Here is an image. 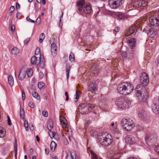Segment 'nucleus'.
Masks as SVG:
<instances>
[{
  "mask_svg": "<svg viewBox=\"0 0 159 159\" xmlns=\"http://www.w3.org/2000/svg\"><path fill=\"white\" fill-rule=\"evenodd\" d=\"M30 40V38H28L26 39L25 41V43L26 44H27L29 41Z\"/></svg>",
  "mask_w": 159,
  "mask_h": 159,
  "instance_id": "nucleus-63",
  "label": "nucleus"
},
{
  "mask_svg": "<svg viewBox=\"0 0 159 159\" xmlns=\"http://www.w3.org/2000/svg\"><path fill=\"white\" fill-rule=\"evenodd\" d=\"M144 30L148 35L151 38L155 37L157 33V31L156 29L150 28L149 26L146 27Z\"/></svg>",
  "mask_w": 159,
  "mask_h": 159,
  "instance_id": "nucleus-8",
  "label": "nucleus"
},
{
  "mask_svg": "<svg viewBox=\"0 0 159 159\" xmlns=\"http://www.w3.org/2000/svg\"><path fill=\"white\" fill-rule=\"evenodd\" d=\"M122 3V0H109L108 4L112 9H116Z\"/></svg>",
  "mask_w": 159,
  "mask_h": 159,
  "instance_id": "nucleus-9",
  "label": "nucleus"
},
{
  "mask_svg": "<svg viewBox=\"0 0 159 159\" xmlns=\"http://www.w3.org/2000/svg\"><path fill=\"white\" fill-rule=\"evenodd\" d=\"M45 84L43 82H39L38 84V87L39 89H41L43 88Z\"/></svg>",
  "mask_w": 159,
  "mask_h": 159,
  "instance_id": "nucleus-46",
  "label": "nucleus"
},
{
  "mask_svg": "<svg viewBox=\"0 0 159 159\" xmlns=\"http://www.w3.org/2000/svg\"><path fill=\"white\" fill-rule=\"evenodd\" d=\"M80 92L78 91H76V97L75 98V102H76L78 101V99L79 98V97L80 95Z\"/></svg>",
  "mask_w": 159,
  "mask_h": 159,
  "instance_id": "nucleus-48",
  "label": "nucleus"
},
{
  "mask_svg": "<svg viewBox=\"0 0 159 159\" xmlns=\"http://www.w3.org/2000/svg\"><path fill=\"white\" fill-rule=\"evenodd\" d=\"M29 105L31 108H33L34 106V104L32 102H30L29 103Z\"/></svg>",
  "mask_w": 159,
  "mask_h": 159,
  "instance_id": "nucleus-56",
  "label": "nucleus"
},
{
  "mask_svg": "<svg viewBox=\"0 0 159 159\" xmlns=\"http://www.w3.org/2000/svg\"><path fill=\"white\" fill-rule=\"evenodd\" d=\"M24 126L26 130L27 131L28 130V124L27 121H25L24 122Z\"/></svg>",
  "mask_w": 159,
  "mask_h": 159,
  "instance_id": "nucleus-50",
  "label": "nucleus"
},
{
  "mask_svg": "<svg viewBox=\"0 0 159 159\" xmlns=\"http://www.w3.org/2000/svg\"><path fill=\"white\" fill-rule=\"evenodd\" d=\"M26 19L28 21H29L31 22L34 23L35 22L34 21L31 19L29 16H28L27 17Z\"/></svg>",
  "mask_w": 159,
  "mask_h": 159,
  "instance_id": "nucleus-52",
  "label": "nucleus"
},
{
  "mask_svg": "<svg viewBox=\"0 0 159 159\" xmlns=\"http://www.w3.org/2000/svg\"><path fill=\"white\" fill-rule=\"evenodd\" d=\"M117 16L119 19H121L123 18H125V16L122 13H118L117 14Z\"/></svg>",
  "mask_w": 159,
  "mask_h": 159,
  "instance_id": "nucleus-43",
  "label": "nucleus"
},
{
  "mask_svg": "<svg viewBox=\"0 0 159 159\" xmlns=\"http://www.w3.org/2000/svg\"><path fill=\"white\" fill-rule=\"evenodd\" d=\"M98 139L99 143L102 145L108 146L113 142L111 136L107 132L102 134L99 136Z\"/></svg>",
  "mask_w": 159,
  "mask_h": 159,
  "instance_id": "nucleus-3",
  "label": "nucleus"
},
{
  "mask_svg": "<svg viewBox=\"0 0 159 159\" xmlns=\"http://www.w3.org/2000/svg\"><path fill=\"white\" fill-rule=\"evenodd\" d=\"M121 123L123 129L127 131L131 130L135 126L133 120L130 118H123Z\"/></svg>",
  "mask_w": 159,
  "mask_h": 159,
  "instance_id": "nucleus-5",
  "label": "nucleus"
},
{
  "mask_svg": "<svg viewBox=\"0 0 159 159\" xmlns=\"http://www.w3.org/2000/svg\"><path fill=\"white\" fill-rule=\"evenodd\" d=\"M33 96L38 100L40 99V97L39 94L37 92L34 91L32 92Z\"/></svg>",
  "mask_w": 159,
  "mask_h": 159,
  "instance_id": "nucleus-32",
  "label": "nucleus"
},
{
  "mask_svg": "<svg viewBox=\"0 0 159 159\" xmlns=\"http://www.w3.org/2000/svg\"><path fill=\"white\" fill-rule=\"evenodd\" d=\"M97 134V131L94 129H92L90 131V134L93 137L96 136Z\"/></svg>",
  "mask_w": 159,
  "mask_h": 159,
  "instance_id": "nucleus-42",
  "label": "nucleus"
},
{
  "mask_svg": "<svg viewBox=\"0 0 159 159\" xmlns=\"http://www.w3.org/2000/svg\"><path fill=\"white\" fill-rule=\"evenodd\" d=\"M76 156V152L74 151H72L69 154H68L67 156V159H75Z\"/></svg>",
  "mask_w": 159,
  "mask_h": 159,
  "instance_id": "nucleus-23",
  "label": "nucleus"
},
{
  "mask_svg": "<svg viewBox=\"0 0 159 159\" xmlns=\"http://www.w3.org/2000/svg\"><path fill=\"white\" fill-rule=\"evenodd\" d=\"M6 131L5 129L2 127H0V138H3L5 136Z\"/></svg>",
  "mask_w": 159,
  "mask_h": 159,
  "instance_id": "nucleus-28",
  "label": "nucleus"
},
{
  "mask_svg": "<svg viewBox=\"0 0 159 159\" xmlns=\"http://www.w3.org/2000/svg\"><path fill=\"white\" fill-rule=\"evenodd\" d=\"M21 16V14L20 13L17 12L16 15V17L18 18V17H20Z\"/></svg>",
  "mask_w": 159,
  "mask_h": 159,
  "instance_id": "nucleus-64",
  "label": "nucleus"
},
{
  "mask_svg": "<svg viewBox=\"0 0 159 159\" xmlns=\"http://www.w3.org/2000/svg\"><path fill=\"white\" fill-rule=\"evenodd\" d=\"M45 153L46 154H48L49 153V150L48 148H45Z\"/></svg>",
  "mask_w": 159,
  "mask_h": 159,
  "instance_id": "nucleus-60",
  "label": "nucleus"
},
{
  "mask_svg": "<svg viewBox=\"0 0 159 159\" xmlns=\"http://www.w3.org/2000/svg\"><path fill=\"white\" fill-rule=\"evenodd\" d=\"M70 69V66L69 65H67L66 67V76L67 78L68 79L69 77V71Z\"/></svg>",
  "mask_w": 159,
  "mask_h": 159,
  "instance_id": "nucleus-35",
  "label": "nucleus"
},
{
  "mask_svg": "<svg viewBox=\"0 0 159 159\" xmlns=\"http://www.w3.org/2000/svg\"><path fill=\"white\" fill-rule=\"evenodd\" d=\"M147 4V2L144 0H132L128 4V7L129 8L132 7H145Z\"/></svg>",
  "mask_w": 159,
  "mask_h": 159,
  "instance_id": "nucleus-6",
  "label": "nucleus"
},
{
  "mask_svg": "<svg viewBox=\"0 0 159 159\" xmlns=\"http://www.w3.org/2000/svg\"><path fill=\"white\" fill-rule=\"evenodd\" d=\"M22 89V99L23 100H24L25 98V92L24 91V89Z\"/></svg>",
  "mask_w": 159,
  "mask_h": 159,
  "instance_id": "nucleus-49",
  "label": "nucleus"
},
{
  "mask_svg": "<svg viewBox=\"0 0 159 159\" xmlns=\"http://www.w3.org/2000/svg\"><path fill=\"white\" fill-rule=\"evenodd\" d=\"M84 3V0H79L77 2V7L79 11H81L82 10L83 6Z\"/></svg>",
  "mask_w": 159,
  "mask_h": 159,
  "instance_id": "nucleus-20",
  "label": "nucleus"
},
{
  "mask_svg": "<svg viewBox=\"0 0 159 159\" xmlns=\"http://www.w3.org/2000/svg\"><path fill=\"white\" fill-rule=\"evenodd\" d=\"M114 125V123H112L111 124V126L113 127L111 128V129L114 132L117 133L118 131L117 126L116 125H115L113 127Z\"/></svg>",
  "mask_w": 159,
  "mask_h": 159,
  "instance_id": "nucleus-37",
  "label": "nucleus"
},
{
  "mask_svg": "<svg viewBox=\"0 0 159 159\" xmlns=\"http://www.w3.org/2000/svg\"><path fill=\"white\" fill-rule=\"evenodd\" d=\"M8 124L9 125H11V121L10 119L8 116Z\"/></svg>",
  "mask_w": 159,
  "mask_h": 159,
  "instance_id": "nucleus-58",
  "label": "nucleus"
},
{
  "mask_svg": "<svg viewBox=\"0 0 159 159\" xmlns=\"http://www.w3.org/2000/svg\"><path fill=\"white\" fill-rule=\"evenodd\" d=\"M136 41L135 39L134 38H131L128 40L127 43L129 48L132 49L136 46Z\"/></svg>",
  "mask_w": 159,
  "mask_h": 159,
  "instance_id": "nucleus-15",
  "label": "nucleus"
},
{
  "mask_svg": "<svg viewBox=\"0 0 159 159\" xmlns=\"http://www.w3.org/2000/svg\"><path fill=\"white\" fill-rule=\"evenodd\" d=\"M56 146L57 144L55 142L53 141L51 142L50 144V147L52 151H54L55 150Z\"/></svg>",
  "mask_w": 159,
  "mask_h": 159,
  "instance_id": "nucleus-29",
  "label": "nucleus"
},
{
  "mask_svg": "<svg viewBox=\"0 0 159 159\" xmlns=\"http://www.w3.org/2000/svg\"><path fill=\"white\" fill-rule=\"evenodd\" d=\"M84 12L86 14H89L91 11V8L89 3L86 4L83 8Z\"/></svg>",
  "mask_w": 159,
  "mask_h": 159,
  "instance_id": "nucleus-16",
  "label": "nucleus"
},
{
  "mask_svg": "<svg viewBox=\"0 0 159 159\" xmlns=\"http://www.w3.org/2000/svg\"><path fill=\"white\" fill-rule=\"evenodd\" d=\"M29 128L31 130H33L34 129V126L32 124H29Z\"/></svg>",
  "mask_w": 159,
  "mask_h": 159,
  "instance_id": "nucleus-55",
  "label": "nucleus"
},
{
  "mask_svg": "<svg viewBox=\"0 0 159 159\" xmlns=\"http://www.w3.org/2000/svg\"><path fill=\"white\" fill-rule=\"evenodd\" d=\"M89 152L91 154L92 159H98L97 156L93 151L90 150L89 151Z\"/></svg>",
  "mask_w": 159,
  "mask_h": 159,
  "instance_id": "nucleus-31",
  "label": "nucleus"
},
{
  "mask_svg": "<svg viewBox=\"0 0 159 159\" xmlns=\"http://www.w3.org/2000/svg\"><path fill=\"white\" fill-rule=\"evenodd\" d=\"M65 131L66 132L65 133L67 135H68V138L70 141H71V139L72 138V131L71 129H66Z\"/></svg>",
  "mask_w": 159,
  "mask_h": 159,
  "instance_id": "nucleus-26",
  "label": "nucleus"
},
{
  "mask_svg": "<svg viewBox=\"0 0 159 159\" xmlns=\"http://www.w3.org/2000/svg\"><path fill=\"white\" fill-rule=\"evenodd\" d=\"M115 103L118 107L122 109L128 108L130 104L129 101L126 98L122 97L117 98L115 100Z\"/></svg>",
  "mask_w": 159,
  "mask_h": 159,
  "instance_id": "nucleus-4",
  "label": "nucleus"
},
{
  "mask_svg": "<svg viewBox=\"0 0 159 159\" xmlns=\"http://www.w3.org/2000/svg\"><path fill=\"white\" fill-rule=\"evenodd\" d=\"M60 120L62 128L64 129L67 126V121L65 118L62 116H60Z\"/></svg>",
  "mask_w": 159,
  "mask_h": 159,
  "instance_id": "nucleus-18",
  "label": "nucleus"
},
{
  "mask_svg": "<svg viewBox=\"0 0 159 159\" xmlns=\"http://www.w3.org/2000/svg\"><path fill=\"white\" fill-rule=\"evenodd\" d=\"M15 29V26L13 25H12L11 27V30L12 31H14Z\"/></svg>",
  "mask_w": 159,
  "mask_h": 159,
  "instance_id": "nucleus-61",
  "label": "nucleus"
},
{
  "mask_svg": "<svg viewBox=\"0 0 159 159\" xmlns=\"http://www.w3.org/2000/svg\"><path fill=\"white\" fill-rule=\"evenodd\" d=\"M152 136H147L145 140L146 143L148 144L149 146H151L152 144H151L150 142H151L152 143L154 142H155V140L154 139H152Z\"/></svg>",
  "mask_w": 159,
  "mask_h": 159,
  "instance_id": "nucleus-25",
  "label": "nucleus"
},
{
  "mask_svg": "<svg viewBox=\"0 0 159 159\" xmlns=\"http://www.w3.org/2000/svg\"><path fill=\"white\" fill-rule=\"evenodd\" d=\"M41 22V19L40 17H38L36 20V23L39 25L40 24Z\"/></svg>",
  "mask_w": 159,
  "mask_h": 159,
  "instance_id": "nucleus-54",
  "label": "nucleus"
},
{
  "mask_svg": "<svg viewBox=\"0 0 159 159\" xmlns=\"http://www.w3.org/2000/svg\"><path fill=\"white\" fill-rule=\"evenodd\" d=\"M27 70L25 68H22L20 71L18 75V79L21 80H22L26 76Z\"/></svg>",
  "mask_w": 159,
  "mask_h": 159,
  "instance_id": "nucleus-12",
  "label": "nucleus"
},
{
  "mask_svg": "<svg viewBox=\"0 0 159 159\" xmlns=\"http://www.w3.org/2000/svg\"><path fill=\"white\" fill-rule=\"evenodd\" d=\"M126 142L129 144H133L134 143L135 138L133 137L128 136L125 139Z\"/></svg>",
  "mask_w": 159,
  "mask_h": 159,
  "instance_id": "nucleus-22",
  "label": "nucleus"
},
{
  "mask_svg": "<svg viewBox=\"0 0 159 159\" xmlns=\"http://www.w3.org/2000/svg\"><path fill=\"white\" fill-rule=\"evenodd\" d=\"M8 83L11 87L13 86L14 84V79L13 76L10 75L8 76Z\"/></svg>",
  "mask_w": 159,
  "mask_h": 159,
  "instance_id": "nucleus-27",
  "label": "nucleus"
},
{
  "mask_svg": "<svg viewBox=\"0 0 159 159\" xmlns=\"http://www.w3.org/2000/svg\"><path fill=\"white\" fill-rule=\"evenodd\" d=\"M49 134L51 138H54L55 136V133L53 132L51 130H49Z\"/></svg>",
  "mask_w": 159,
  "mask_h": 159,
  "instance_id": "nucleus-41",
  "label": "nucleus"
},
{
  "mask_svg": "<svg viewBox=\"0 0 159 159\" xmlns=\"http://www.w3.org/2000/svg\"><path fill=\"white\" fill-rule=\"evenodd\" d=\"M97 84L93 82L90 83L89 86V90L91 92H93L95 91L96 89Z\"/></svg>",
  "mask_w": 159,
  "mask_h": 159,
  "instance_id": "nucleus-21",
  "label": "nucleus"
},
{
  "mask_svg": "<svg viewBox=\"0 0 159 159\" xmlns=\"http://www.w3.org/2000/svg\"><path fill=\"white\" fill-rule=\"evenodd\" d=\"M137 26V23H136L135 25H133L129 28L126 34H125V36L128 37L134 33L135 32L136 27Z\"/></svg>",
  "mask_w": 159,
  "mask_h": 159,
  "instance_id": "nucleus-13",
  "label": "nucleus"
},
{
  "mask_svg": "<svg viewBox=\"0 0 159 159\" xmlns=\"http://www.w3.org/2000/svg\"><path fill=\"white\" fill-rule=\"evenodd\" d=\"M41 57L36 56H33L31 59V62L33 65H38L41 62Z\"/></svg>",
  "mask_w": 159,
  "mask_h": 159,
  "instance_id": "nucleus-14",
  "label": "nucleus"
},
{
  "mask_svg": "<svg viewBox=\"0 0 159 159\" xmlns=\"http://www.w3.org/2000/svg\"><path fill=\"white\" fill-rule=\"evenodd\" d=\"M120 29V28L117 27L115 28L114 30L116 32H118L119 31Z\"/></svg>",
  "mask_w": 159,
  "mask_h": 159,
  "instance_id": "nucleus-62",
  "label": "nucleus"
},
{
  "mask_svg": "<svg viewBox=\"0 0 159 159\" xmlns=\"http://www.w3.org/2000/svg\"><path fill=\"white\" fill-rule=\"evenodd\" d=\"M146 114L144 111H142L141 112H139L138 114V116L139 117L143 118L145 117Z\"/></svg>",
  "mask_w": 159,
  "mask_h": 159,
  "instance_id": "nucleus-44",
  "label": "nucleus"
},
{
  "mask_svg": "<svg viewBox=\"0 0 159 159\" xmlns=\"http://www.w3.org/2000/svg\"><path fill=\"white\" fill-rule=\"evenodd\" d=\"M53 126V125L52 122L50 121L48 122L47 124L48 128L49 130H51Z\"/></svg>",
  "mask_w": 159,
  "mask_h": 159,
  "instance_id": "nucleus-34",
  "label": "nucleus"
},
{
  "mask_svg": "<svg viewBox=\"0 0 159 159\" xmlns=\"http://www.w3.org/2000/svg\"><path fill=\"white\" fill-rule=\"evenodd\" d=\"M35 56L39 57L41 58V55L40 53V49L39 48H36L35 50Z\"/></svg>",
  "mask_w": 159,
  "mask_h": 159,
  "instance_id": "nucleus-30",
  "label": "nucleus"
},
{
  "mask_svg": "<svg viewBox=\"0 0 159 159\" xmlns=\"http://www.w3.org/2000/svg\"><path fill=\"white\" fill-rule=\"evenodd\" d=\"M27 75L28 77L31 76L33 74V71L31 69L29 68L28 70H27Z\"/></svg>",
  "mask_w": 159,
  "mask_h": 159,
  "instance_id": "nucleus-38",
  "label": "nucleus"
},
{
  "mask_svg": "<svg viewBox=\"0 0 159 159\" xmlns=\"http://www.w3.org/2000/svg\"><path fill=\"white\" fill-rule=\"evenodd\" d=\"M51 45V51L52 54L53 56H55L57 54V47L55 43H52L51 41H50Z\"/></svg>",
  "mask_w": 159,
  "mask_h": 159,
  "instance_id": "nucleus-19",
  "label": "nucleus"
},
{
  "mask_svg": "<svg viewBox=\"0 0 159 159\" xmlns=\"http://www.w3.org/2000/svg\"><path fill=\"white\" fill-rule=\"evenodd\" d=\"M134 86L131 83L124 82L120 84L117 87V90L120 94L124 95H128L133 91Z\"/></svg>",
  "mask_w": 159,
  "mask_h": 159,
  "instance_id": "nucleus-2",
  "label": "nucleus"
},
{
  "mask_svg": "<svg viewBox=\"0 0 159 159\" xmlns=\"http://www.w3.org/2000/svg\"><path fill=\"white\" fill-rule=\"evenodd\" d=\"M92 108V107L90 104L82 103L79 105L78 109L79 111L82 114H85L88 113L89 111L91 110Z\"/></svg>",
  "mask_w": 159,
  "mask_h": 159,
  "instance_id": "nucleus-7",
  "label": "nucleus"
},
{
  "mask_svg": "<svg viewBox=\"0 0 159 159\" xmlns=\"http://www.w3.org/2000/svg\"><path fill=\"white\" fill-rule=\"evenodd\" d=\"M151 108L153 112L158 113L159 111V105L157 103L153 102L151 105Z\"/></svg>",
  "mask_w": 159,
  "mask_h": 159,
  "instance_id": "nucleus-17",
  "label": "nucleus"
},
{
  "mask_svg": "<svg viewBox=\"0 0 159 159\" xmlns=\"http://www.w3.org/2000/svg\"><path fill=\"white\" fill-rule=\"evenodd\" d=\"M69 60L72 62H73L75 61V57L74 56V54L72 53H71L69 57Z\"/></svg>",
  "mask_w": 159,
  "mask_h": 159,
  "instance_id": "nucleus-36",
  "label": "nucleus"
},
{
  "mask_svg": "<svg viewBox=\"0 0 159 159\" xmlns=\"http://www.w3.org/2000/svg\"><path fill=\"white\" fill-rule=\"evenodd\" d=\"M19 52V50L17 48H14L11 50V53L14 54L18 53Z\"/></svg>",
  "mask_w": 159,
  "mask_h": 159,
  "instance_id": "nucleus-33",
  "label": "nucleus"
},
{
  "mask_svg": "<svg viewBox=\"0 0 159 159\" xmlns=\"http://www.w3.org/2000/svg\"><path fill=\"white\" fill-rule=\"evenodd\" d=\"M121 56L123 60L126 59L127 57V53L126 52H123L122 53Z\"/></svg>",
  "mask_w": 159,
  "mask_h": 159,
  "instance_id": "nucleus-39",
  "label": "nucleus"
},
{
  "mask_svg": "<svg viewBox=\"0 0 159 159\" xmlns=\"http://www.w3.org/2000/svg\"><path fill=\"white\" fill-rule=\"evenodd\" d=\"M135 90V95L139 101L141 103L146 102L148 93L145 88L144 86L138 85Z\"/></svg>",
  "mask_w": 159,
  "mask_h": 159,
  "instance_id": "nucleus-1",
  "label": "nucleus"
},
{
  "mask_svg": "<svg viewBox=\"0 0 159 159\" xmlns=\"http://www.w3.org/2000/svg\"><path fill=\"white\" fill-rule=\"evenodd\" d=\"M45 35L43 33L41 34L39 37V42L42 43L44 39Z\"/></svg>",
  "mask_w": 159,
  "mask_h": 159,
  "instance_id": "nucleus-40",
  "label": "nucleus"
},
{
  "mask_svg": "<svg viewBox=\"0 0 159 159\" xmlns=\"http://www.w3.org/2000/svg\"><path fill=\"white\" fill-rule=\"evenodd\" d=\"M25 111L23 109H21L20 111V116L21 118H23L24 117Z\"/></svg>",
  "mask_w": 159,
  "mask_h": 159,
  "instance_id": "nucleus-47",
  "label": "nucleus"
},
{
  "mask_svg": "<svg viewBox=\"0 0 159 159\" xmlns=\"http://www.w3.org/2000/svg\"><path fill=\"white\" fill-rule=\"evenodd\" d=\"M43 115L45 117H47L48 116V112L46 111H43L42 112Z\"/></svg>",
  "mask_w": 159,
  "mask_h": 159,
  "instance_id": "nucleus-51",
  "label": "nucleus"
},
{
  "mask_svg": "<svg viewBox=\"0 0 159 159\" xmlns=\"http://www.w3.org/2000/svg\"><path fill=\"white\" fill-rule=\"evenodd\" d=\"M140 80L141 84L143 85V86L148 85L149 82V77L146 73H142L141 75Z\"/></svg>",
  "mask_w": 159,
  "mask_h": 159,
  "instance_id": "nucleus-10",
  "label": "nucleus"
},
{
  "mask_svg": "<svg viewBox=\"0 0 159 159\" xmlns=\"http://www.w3.org/2000/svg\"><path fill=\"white\" fill-rule=\"evenodd\" d=\"M14 9H15L14 7L13 6H11V7L10 9V10H9L10 12H12L14 10Z\"/></svg>",
  "mask_w": 159,
  "mask_h": 159,
  "instance_id": "nucleus-57",
  "label": "nucleus"
},
{
  "mask_svg": "<svg viewBox=\"0 0 159 159\" xmlns=\"http://www.w3.org/2000/svg\"><path fill=\"white\" fill-rule=\"evenodd\" d=\"M149 22L152 25H159V16H151L149 18Z\"/></svg>",
  "mask_w": 159,
  "mask_h": 159,
  "instance_id": "nucleus-11",
  "label": "nucleus"
},
{
  "mask_svg": "<svg viewBox=\"0 0 159 159\" xmlns=\"http://www.w3.org/2000/svg\"><path fill=\"white\" fill-rule=\"evenodd\" d=\"M14 147L15 153L16 154V155L17 151V140L16 139L15 140V143L14 144Z\"/></svg>",
  "mask_w": 159,
  "mask_h": 159,
  "instance_id": "nucleus-45",
  "label": "nucleus"
},
{
  "mask_svg": "<svg viewBox=\"0 0 159 159\" xmlns=\"http://www.w3.org/2000/svg\"><path fill=\"white\" fill-rule=\"evenodd\" d=\"M39 78L40 79H42L43 78L44 76V75L42 72H40L39 73Z\"/></svg>",
  "mask_w": 159,
  "mask_h": 159,
  "instance_id": "nucleus-53",
  "label": "nucleus"
},
{
  "mask_svg": "<svg viewBox=\"0 0 159 159\" xmlns=\"http://www.w3.org/2000/svg\"><path fill=\"white\" fill-rule=\"evenodd\" d=\"M20 5L17 2L16 3V9H18L20 8Z\"/></svg>",
  "mask_w": 159,
  "mask_h": 159,
  "instance_id": "nucleus-59",
  "label": "nucleus"
},
{
  "mask_svg": "<svg viewBox=\"0 0 159 159\" xmlns=\"http://www.w3.org/2000/svg\"><path fill=\"white\" fill-rule=\"evenodd\" d=\"M98 67L97 65H95L93 63L92 64V66L90 69L91 71H93V73L96 74L97 73L98 71Z\"/></svg>",
  "mask_w": 159,
  "mask_h": 159,
  "instance_id": "nucleus-24",
  "label": "nucleus"
}]
</instances>
